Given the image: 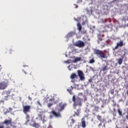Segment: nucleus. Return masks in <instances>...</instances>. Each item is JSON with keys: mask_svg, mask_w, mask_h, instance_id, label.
Returning <instances> with one entry per match:
<instances>
[{"mask_svg": "<svg viewBox=\"0 0 128 128\" xmlns=\"http://www.w3.org/2000/svg\"><path fill=\"white\" fill-rule=\"evenodd\" d=\"M72 101L74 102V108H76V106H82V100L80 99V98L73 96Z\"/></svg>", "mask_w": 128, "mask_h": 128, "instance_id": "f257e3e1", "label": "nucleus"}, {"mask_svg": "<svg viewBox=\"0 0 128 128\" xmlns=\"http://www.w3.org/2000/svg\"><path fill=\"white\" fill-rule=\"evenodd\" d=\"M94 54L99 56L101 58H107L108 57L104 55V54L101 50L96 49L94 51Z\"/></svg>", "mask_w": 128, "mask_h": 128, "instance_id": "f03ea898", "label": "nucleus"}, {"mask_svg": "<svg viewBox=\"0 0 128 128\" xmlns=\"http://www.w3.org/2000/svg\"><path fill=\"white\" fill-rule=\"evenodd\" d=\"M78 76L80 78V80H85L86 78L84 77V72L80 70H78L77 71Z\"/></svg>", "mask_w": 128, "mask_h": 128, "instance_id": "7ed1b4c3", "label": "nucleus"}, {"mask_svg": "<svg viewBox=\"0 0 128 128\" xmlns=\"http://www.w3.org/2000/svg\"><path fill=\"white\" fill-rule=\"evenodd\" d=\"M74 46H78V48H84V46H85V44L84 42L82 40H78L76 42Z\"/></svg>", "mask_w": 128, "mask_h": 128, "instance_id": "20e7f679", "label": "nucleus"}, {"mask_svg": "<svg viewBox=\"0 0 128 128\" xmlns=\"http://www.w3.org/2000/svg\"><path fill=\"white\" fill-rule=\"evenodd\" d=\"M30 112V106L28 105L23 106V112H24V114H26L28 112Z\"/></svg>", "mask_w": 128, "mask_h": 128, "instance_id": "39448f33", "label": "nucleus"}, {"mask_svg": "<svg viewBox=\"0 0 128 128\" xmlns=\"http://www.w3.org/2000/svg\"><path fill=\"white\" fill-rule=\"evenodd\" d=\"M76 122V120L72 118V116L70 117L68 122V124L69 128H72L74 126V124Z\"/></svg>", "mask_w": 128, "mask_h": 128, "instance_id": "423d86ee", "label": "nucleus"}, {"mask_svg": "<svg viewBox=\"0 0 128 128\" xmlns=\"http://www.w3.org/2000/svg\"><path fill=\"white\" fill-rule=\"evenodd\" d=\"M122 46H124V42L122 40H120L116 44V46L114 48V50H118V48H122Z\"/></svg>", "mask_w": 128, "mask_h": 128, "instance_id": "0eeeda50", "label": "nucleus"}, {"mask_svg": "<svg viewBox=\"0 0 128 128\" xmlns=\"http://www.w3.org/2000/svg\"><path fill=\"white\" fill-rule=\"evenodd\" d=\"M8 88V84L4 82H0V90H6V88Z\"/></svg>", "mask_w": 128, "mask_h": 128, "instance_id": "6e6552de", "label": "nucleus"}, {"mask_svg": "<svg viewBox=\"0 0 128 128\" xmlns=\"http://www.w3.org/2000/svg\"><path fill=\"white\" fill-rule=\"evenodd\" d=\"M51 114L54 116H55L56 118H58L60 116V112H56L54 110H52L51 112Z\"/></svg>", "mask_w": 128, "mask_h": 128, "instance_id": "1a4fd4ad", "label": "nucleus"}, {"mask_svg": "<svg viewBox=\"0 0 128 128\" xmlns=\"http://www.w3.org/2000/svg\"><path fill=\"white\" fill-rule=\"evenodd\" d=\"M66 106V104L60 103L59 104V106L60 108L59 109V112H62V110H64V106Z\"/></svg>", "mask_w": 128, "mask_h": 128, "instance_id": "9d476101", "label": "nucleus"}, {"mask_svg": "<svg viewBox=\"0 0 128 128\" xmlns=\"http://www.w3.org/2000/svg\"><path fill=\"white\" fill-rule=\"evenodd\" d=\"M48 102H50L52 103L58 104V101L56 100V101L54 97H52L51 98H50L49 97H48Z\"/></svg>", "mask_w": 128, "mask_h": 128, "instance_id": "9b49d317", "label": "nucleus"}, {"mask_svg": "<svg viewBox=\"0 0 128 128\" xmlns=\"http://www.w3.org/2000/svg\"><path fill=\"white\" fill-rule=\"evenodd\" d=\"M81 124L82 127L83 128H85L86 126V120H84V118H82L81 120Z\"/></svg>", "mask_w": 128, "mask_h": 128, "instance_id": "f8f14e48", "label": "nucleus"}, {"mask_svg": "<svg viewBox=\"0 0 128 128\" xmlns=\"http://www.w3.org/2000/svg\"><path fill=\"white\" fill-rule=\"evenodd\" d=\"M3 124H6V126H8V124H12V119L10 120H5Z\"/></svg>", "mask_w": 128, "mask_h": 128, "instance_id": "ddd939ff", "label": "nucleus"}, {"mask_svg": "<svg viewBox=\"0 0 128 128\" xmlns=\"http://www.w3.org/2000/svg\"><path fill=\"white\" fill-rule=\"evenodd\" d=\"M78 78V75L76 73H72L70 76V78L71 80H74Z\"/></svg>", "mask_w": 128, "mask_h": 128, "instance_id": "4468645a", "label": "nucleus"}, {"mask_svg": "<svg viewBox=\"0 0 128 128\" xmlns=\"http://www.w3.org/2000/svg\"><path fill=\"white\" fill-rule=\"evenodd\" d=\"M26 114V124H28V122H30V115H28V114Z\"/></svg>", "mask_w": 128, "mask_h": 128, "instance_id": "2eb2a0df", "label": "nucleus"}, {"mask_svg": "<svg viewBox=\"0 0 128 128\" xmlns=\"http://www.w3.org/2000/svg\"><path fill=\"white\" fill-rule=\"evenodd\" d=\"M72 90H74V87L72 86H70V88H69L67 90H68V92H69V93L70 94H72Z\"/></svg>", "mask_w": 128, "mask_h": 128, "instance_id": "dca6fc26", "label": "nucleus"}, {"mask_svg": "<svg viewBox=\"0 0 128 128\" xmlns=\"http://www.w3.org/2000/svg\"><path fill=\"white\" fill-rule=\"evenodd\" d=\"M8 96L5 97V98H4L3 100H0V104H4V102L6 100H8Z\"/></svg>", "mask_w": 128, "mask_h": 128, "instance_id": "f3484780", "label": "nucleus"}, {"mask_svg": "<svg viewBox=\"0 0 128 128\" xmlns=\"http://www.w3.org/2000/svg\"><path fill=\"white\" fill-rule=\"evenodd\" d=\"M79 32H80L82 34H86V30L84 29H81L80 31H79Z\"/></svg>", "mask_w": 128, "mask_h": 128, "instance_id": "a211bd4d", "label": "nucleus"}, {"mask_svg": "<svg viewBox=\"0 0 128 128\" xmlns=\"http://www.w3.org/2000/svg\"><path fill=\"white\" fill-rule=\"evenodd\" d=\"M77 28H78V32H80L82 28V25L80 24V23L77 24Z\"/></svg>", "mask_w": 128, "mask_h": 128, "instance_id": "6ab92c4d", "label": "nucleus"}, {"mask_svg": "<svg viewBox=\"0 0 128 128\" xmlns=\"http://www.w3.org/2000/svg\"><path fill=\"white\" fill-rule=\"evenodd\" d=\"M6 94L7 96H10V91H5L2 93V94Z\"/></svg>", "mask_w": 128, "mask_h": 128, "instance_id": "aec40b11", "label": "nucleus"}, {"mask_svg": "<svg viewBox=\"0 0 128 128\" xmlns=\"http://www.w3.org/2000/svg\"><path fill=\"white\" fill-rule=\"evenodd\" d=\"M32 126L36 128H40V124H38V123L34 122V124H32Z\"/></svg>", "mask_w": 128, "mask_h": 128, "instance_id": "412c9836", "label": "nucleus"}, {"mask_svg": "<svg viewBox=\"0 0 128 128\" xmlns=\"http://www.w3.org/2000/svg\"><path fill=\"white\" fill-rule=\"evenodd\" d=\"M80 58H76L74 60L73 62H80Z\"/></svg>", "mask_w": 128, "mask_h": 128, "instance_id": "4be33fe9", "label": "nucleus"}, {"mask_svg": "<svg viewBox=\"0 0 128 128\" xmlns=\"http://www.w3.org/2000/svg\"><path fill=\"white\" fill-rule=\"evenodd\" d=\"M118 112L120 116H122V112L120 110V108L118 109Z\"/></svg>", "mask_w": 128, "mask_h": 128, "instance_id": "5701e85b", "label": "nucleus"}, {"mask_svg": "<svg viewBox=\"0 0 128 128\" xmlns=\"http://www.w3.org/2000/svg\"><path fill=\"white\" fill-rule=\"evenodd\" d=\"M108 66H104L102 68V72H104V70H108Z\"/></svg>", "mask_w": 128, "mask_h": 128, "instance_id": "b1692460", "label": "nucleus"}, {"mask_svg": "<svg viewBox=\"0 0 128 128\" xmlns=\"http://www.w3.org/2000/svg\"><path fill=\"white\" fill-rule=\"evenodd\" d=\"M118 60V64H122V58H120Z\"/></svg>", "mask_w": 128, "mask_h": 128, "instance_id": "393cba45", "label": "nucleus"}, {"mask_svg": "<svg viewBox=\"0 0 128 128\" xmlns=\"http://www.w3.org/2000/svg\"><path fill=\"white\" fill-rule=\"evenodd\" d=\"M96 118H97V120H98L102 122V116H100V115H98L96 116Z\"/></svg>", "mask_w": 128, "mask_h": 128, "instance_id": "a878e982", "label": "nucleus"}, {"mask_svg": "<svg viewBox=\"0 0 128 128\" xmlns=\"http://www.w3.org/2000/svg\"><path fill=\"white\" fill-rule=\"evenodd\" d=\"M80 112V109H78L76 112H75L76 116H79Z\"/></svg>", "mask_w": 128, "mask_h": 128, "instance_id": "bb28decb", "label": "nucleus"}, {"mask_svg": "<svg viewBox=\"0 0 128 128\" xmlns=\"http://www.w3.org/2000/svg\"><path fill=\"white\" fill-rule=\"evenodd\" d=\"M100 108H98V106H94V110H95L96 112H98V109H99Z\"/></svg>", "mask_w": 128, "mask_h": 128, "instance_id": "cd10ccee", "label": "nucleus"}, {"mask_svg": "<svg viewBox=\"0 0 128 128\" xmlns=\"http://www.w3.org/2000/svg\"><path fill=\"white\" fill-rule=\"evenodd\" d=\"M54 104H56L54 103H49L48 104V108H50L52 106H53Z\"/></svg>", "mask_w": 128, "mask_h": 128, "instance_id": "c85d7f7f", "label": "nucleus"}, {"mask_svg": "<svg viewBox=\"0 0 128 128\" xmlns=\"http://www.w3.org/2000/svg\"><path fill=\"white\" fill-rule=\"evenodd\" d=\"M90 64H94V60L92 59L89 62Z\"/></svg>", "mask_w": 128, "mask_h": 128, "instance_id": "c756f323", "label": "nucleus"}, {"mask_svg": "<svg viewBox=\"0 0 128 128\" xmlns=\"http://www.w3.org/2000/svg\"><path fill=\"white\" fill-rule=\"evenodd\" d=\"M111 94H114V90L112 89L110 90Z\"/></svg>", "mask_w": 128, "mask_h": 128, "instance_id": "7c9ffc66", "label": "nucleus"}, {"mask_svg": "<svg viewBox=\"0 0 128 128\" xmlns=\"http://www.w3.org/2000/svg\"><path fill=\"white\" fill-rule=\"evenodd\" d=\"M64 62H65V64H70V60H68L66 61H65Z\"/></svg>", "mask_w": 128, "mask_h": 128, "instance_id": "2f4dec72", "label": "nucleus"}, {"mask_svg": "<svg viewBox=\"0 0 128 128\" xmlns=\"http://www.w3.org/2000/svg\"><path fill=\"white\" fill-rule=\"evenodd\" d=\"M10 124V126H12V128H16V126H14L13 124H12V123L11 122V124Z\"/></svg>", "mask_w": 128, "mask_h": 128, "instance_id": "473e14b6", "label": "nucleus"}, {"mask_svg": "<svg viewBox=\"0 0 128 128\" xmlns=\"http://www.w3.org/2000/svg\"><path fill=\"white\" fill-rule=\"evenodd\" d=\"M116 106V102L114 101L113 102V106Z\"/></svg>", "mask_w": 128, "mask_h": 128, "instance_id": "72a5a7b5", "label": "nucleus"}, {"mask_svg": "<svg viewBox=\"0 0 128 128\" xmlns=\"http://www.w3.org/2000/svg\"><path fill=\"white\" fill-rule=\"evenodd\" d=\"M120 2V0H113L112 2L114 3V2Z\"/></svg>", "mask_w": 128, "mask_h": 128, "instance_id": "f704fd0d", "label": "nucleus"}, {"mask_svg": "<svg viewBox=\"0 0 128 128\" xmlns=\"http://www.w3.org/2000/svg\"><path fill=\"white\" fill-rule=\"evenodd\" d=\"M82 0H77V2L78 4H80V2H82Z\"/></svg>", "mask_w": 128, "mask_h": 128, "instance_id": "c9c22d12", "label": "nucleus"}, {"mask_svg": "<svg viewBox=\"0 0 128 128\" xmlns=\"http://www.w3.org/2000/svg\"><path fill=\"white\" fill-rule=\"evenodd\" d=\"M68 68L69 70H72V69H70V65L68 66Z\"/></svg>", "mask_w": 128, "mask_h": 128, "instance_id": "e433bc0d", "label": "nucleus"}, {"mask_svg": "<svg viewBox=\"0 0 128 128\" xmlns=\"http://www.w3.org/2000/svg\"><path fill=\"white\" fill-rule=\"evenodd\" d=\"M94 106H96V105H94V104H91V108H94Z\"/></svg>", "mask_w": 128, "mask_h": 128, "instance_id": "4c0bfd02", "label": "nucleus"}, {"mask_svg": "<svg viewBox=\"0 0 128 128\" xmlns=\"http://www.w3.org/2000/svg\"><path fill=\"white\" fill-rule=\"evenodd\" d=\"M88 82H92V79H90L88 80Z\"/></svg>", "mask_w": 128, "mask_h": 128, "instance_id": "58836bf2", "label": "nucleus"}, {"mask_svg": "<svg viewBox=\"0 0 128 128\" xmlns=\"http://www.w3.org/2000/svg\"><path fill=\"white\" fill-rule=\"evenodd\" d=\"M94 101H95V102H100L99 100H98V99H96H96L94 100Z\"/></svg>", "mask_w": 128, "mask_h": 128, "instance_id": "ea45409f", "label": "nucleus"}, {"mask_svg": "<svg viewBox=\"0 0 128 128\" xmlns=\"http://www.w3.org/2000/svg\"><path fill=\"white\" fill-rule=\"evenodd\" d=\"M113 112H116V108H114L113 109Z\"/></svg>", "mask_w": 128, "mask_h": 128, "instance_id": "a19ab883", "label": "nucleus"}, {"mask_svg": "<svg viewBox=\"0 0 128 128\" xmlns=\"http://www.w3.org/2000/svg\"><path fill=\"white\" fill-rule=\"evenodd\" d=\"M23 72H24V74H26L27 73L26 72V71L24 70H22Z\"/></svg>", "mask_w": 128, "mask_h": 128, "instance_id": "79ce46f5", "label": "nucleus"}, {"mask_svg": "<svg viewBox=\"0 0 128 128\" xmlns=\"http://www.w3.org/2000/svg\"><path fill=\"white\" fill-rule=\"evenodd\" d=\"M126 120H128V113L127 114V115L126 116Z\"/></svg>", "mask_w": 128, "mask_h": 128, "instance_id": "37998d69", "label": "nucleus"}, {"mask_svg": "<svg viewBox=\"0 0 128 128\" xmlns=\"http://www.w3.org/2000/svg\"><path fill=\"white\" fill-rule=\"evenodd\" d=\"M0 128H4V126H0Z\"/></svg>", "mask_w": 128, "mask_h": 128, "instance_id": "c03bdc74", "label": "nucleus"}, {"mask_svg": "<svg viewBox=\"0 0 128 128\" xmlns=\"http://www.w3.org/2000/svg\"><path fill=\"white\" fill-rule=\"evenodd\" d=\"M102 126V123H100L98 125V126Z\"/></svg>", "mask_w": 128, "mask_h": 128, "instance_id": "a18cd8bd", "label": "nucleus"}, {"mask_svg": "<svg viewBox=\"0 0 128 128\" xmlns=\"http://www.w3.org/2000/svg\"><path fill=\"white\" fill-rule=\"evenodd\" d=\"M39 116L41 118V120H42V114L39 115Z\"/></svg>", "mask_w": 128, "mask_h": 128, "instance_id": "49530a36", "label": "nucleus"}, {"mask_svg": "<svg viewBox=\"0 0 128 128\" xmlns=\"http://www.w3.org/2000/svg\"><path fill=\"white\" fill-rule=\"evenodd\" d=\"M44 118H46V117H44V119H43V121L44 122H46V119H44Z\"/></svg>", "mask_w": 128, "mask_h": 128, "instance_id": "de8ad7c7", "label": "nucleus"}, {"mask_svg": "<svg viewBox=\"0 0 128 128\" xmlns=\"http://www.w3.org/2000/svg\"><path fill=\"white\" fill-rule=\"evenodd\" d=\"M75 6H76V8H78V5H75Z\"/></svg>", "mask_w": 128, "mask_h": 128, "instance_id": "09e8293b", "label": "nucleus"}, {"mask_svg": "<svg viewBox=\"0 0 128 128\" xmlns=\"http://www.w3.org/2000/svg\"><path fill=\"white\" fill-rule=\"evenodd\" d=\"M90 68H91V70H94V68L90 67Z\"/></svg>", "mask_w": 128, "mask_h": 128, "instance_id": "8fccbe9b", "label": "nucleus"}, {"mask_svg": "<svg viewBox=\"0 0 128 128\" xmlns=\"http://www.w3.org/2000/svg\"><path fill=\"white\" fill-rule=\"evenodd\" d=\"M74 20H76V22H78V19H74Z\"/></svg>", "mask_w": 128, "mask_h": 128, "instance_id": "3c124183", "label": "nucleus"}, {"mask_svg": "<svg viewBox=\"0 0 128 128\" xmlns=\"http://www.w3.org/2000/svg\"><path fill=\"white\" fill-rule=\"evenodd\" d=\"M80 96H82V93H80V94H79V96H80Z\"/></svg>", "mask_w": 128, "mask_h": 128, "instance_id": "603ef678", "label": "nucleus"}, {"mask_svg": "<svg viewBox=\"0 0 128 128\" xmlns=\"http://www.w3.org/2000/svg\"><path fill=\"white\" fill-rule=\"evenodd\" d=\"M2 66L0 65V70H2Z\"/></svg>", "mask_w": 128, "mask_h": 128, "instance_id": "864d4df0", "label": "nucleus"}, {"mask_svg": "<svg viewBox=\"0 0 128 128\" xmlns=\"http://www.w3.org/2000/svg\"><path fill=\"white\" fill-rule=\"evenodd\" d=\"M100 40H102V38H100Z\"/></svg>", "mask_w": 128, "mask_h": 128, "instance_id": "5fc2aeb1", "label": "nucleus"}, {"mask_svg": "<svg viewBox=\"0 0 128 128\" xmlns=\"http://www.w3.org/2000/svg\"><path fill=\"white\" fill-rule=\"evenodd\" d=\"M32 73H30V76H32Z\"/></svg>", "mask_w": 128, "mask_h": 128, "instance_id": "6e6d98bb", "label": "nucleus"}, {"mask_svg": "<svg viewBox=\"0 0 128 128\" xmlns=\"http://www.w3.org/2000/svg\"><path fill=\"white\" fill-rule=\"evenodd\" d=\"M74 116H76V114H74Z\"/></svg>", "mask_w": 128, "mask_h": 128, "instance_id": "4d7b16f0", "label": "nucleus"}, {"mask_svg": "<svg viewBox=\"0 0 128 128\" xmlns=\"http://www.w3.org/2000/svg\"><path fill=\"white\" fill-rule=\"evenodd\" d=\"M85 100H86V98Z\"/></svg>", "mask_w": 128, "mask_h": 128, "instance_id": "13d9d810", "label": "nucleus"}, {"mask_svg": "<svg viewBox=\"0 0 128 128\" xmlns=\"http://www.w3.org/2000/svg\"><path fill=\"white\" fill-rule=\"evenodd\" d=\"M38 104H40V102H38Z\"/></svg>", "mask_w": 128, "mask_h": 128, "instance_id": "bf43d9fd", "label": "nucleus"}, {"mask_svg": "<svg viewBox=\"0 0 128 128\" xmlns=\"http://www.w3.org/2000/svg\"><path fill=\"white\" fill-rule=\"evenodd\" d=\"M127 26H128V24H127Z\"/></svg>", "mask_w": 128, "mask_h": 128, "instance_id": "052dcab7", "label": "nucleus"}, {"mask_svg": "<svg viewBox=\"0 0 128 128\" xmlns=\"http://www.w3.org/2000/svg\"><path fill=\"white\" fill-rule=\"evenodd\" d=\"M73 96H74V95H73Z\"/></svg>", "mask_w": 128, "mask_h": 128, "instance_id": "680f3d73", "label": "nucleus"}, {"mask_svg": "<svg viewBox=\"0 0 128 128\" xmlns=\"http://www.w3.org/2000/svg\"><path fill=\"white\" fill-rule=\"evenodd\" d=\"M55 96H56V94Z\"/></svg>", "mask_w": 128, "mask_h": 128, "instance_id": "e2e57ef3", "label": "nucleus"}, {"mask_svg": "<svg viewBox=\"0 0 128 128\" xmlns=\"http://www.w3.org/2000/svg\"><path fill=\"white\" fill-rule=\"evenodd\" d=\"M126 128H128V126H127Z\"/></svg>", "mask_w": 128, "mask_h": 128, "instance_id": "0e129e2a", "label": "nucleus"}, {"mask_svg": "<svg viewBox=\"0 0 128 128\" xmlns=\"http://www.w3.org/2000/svg\"><path fill=\"white\" fill-rule=\"evenodd\" d=\"M29 98H30L29 97Z\"/></svg>", "mask_w": 128, "mask_h": 128, "instance_id": "69168bd1", "label": "nucleus"}]
</instances>
